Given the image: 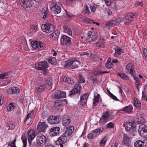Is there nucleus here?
<instances>
[{
    "label": "nucleus",
    "mask_w": 147,
    "mask_h": 147,
    "mask_svg": "<svg viewBox=\"0 0 147 147\" xmlns=\"http://www.w3.org/2000/svg\"><path fill=\"white\" fill-rule=\"evenodd\" d=\"M107 128H113L114 127V123L112 122H110L106 125Z\"/></svg>",
    "instance_id": "bf43d9fd"
},
{
    "label": "nucleus",
    "mask_w": 147,
    "mask_h": 147,
    "mask_svg": "<svg viewBox=\"0 0 147 147\" xmlns=\"http://www.w3.org/2000/svg\"><path fill=\"white\" fill-rule=\"evenodd\" d=\"M112 115L111 112L106 111L103 113V115L100 119V121L102 122H107L111 119Z\"/></svg>",
    "instance_id": "4468645a"
},
{
    "label": "nucleus",
    "mask_w": 147,
    "mask_h": 147,
    "mask_svg": "<svg viewBox=\"0 0 147 147\" xmlns=\"http://www.w3.org/2000/svg\"><path fill=\"white\" fill-rule=\"evenodd\" d=\"M88 96V94H85L81 97L80 98V104H81L84 105L86 104Z\"/></svg>",
    "instance_id": "cd10ccee"
},
{
    "label": "nucleus",
    "mask_w": 147,
    "mask_h": 147,
    "mask_svg": "<svg viewBox=\"0 0 147 147\" xmlns=\"http://www.w3.org/2000/svg\"><path fill=\"white\" fill-rule=\"evenodd\" d=\"M74 129V128L73 126H69L68 127H67L65 132L63 134L67 137L70 136L72 134Z\"/></svg>",
    "instance_id": "5701e85b"
},
{
    "label": "nucleus",
    "mask_w": 147,
    "mask_h": 147,
    "mask_svg": "<svg viewBox=\"0 0 147 147\" xmlns=\"http://www.w3.org/2000/svg\"><path fill=\"white\" fill-rule=\"evenodd\" d=\"M21 6L24 9L30 8L34 5L32 0H20Z\"/></svg>",
    "instance_id": "0eeeda50"
},
{
    "label": "nucleus",
    "mask_w": 147,
    "mask_h": 147,
    "mask_svg": "<svg viewBox=\"0 0 147 147\" xmlns=\"http://www.w3.org/2000/svg\"><path fill=\"white\" fill-rule=\"evenodd\" d=\"M133 109L132 106L130 105L123 108L121 110V111H123L124 113H130L132 111Z\"/></svg>",
    "instance_id": "2f4dec72"
},
{
    "label": "nucleus",
    "mask_w": 147,
    "mask_h": 147,
    "mask_svg": "<svg viewBox=\"0 0 147 147\" xmlns=\"http://www.w3.org/2000/svg\"><path fill=\"white\" fill-rule=\"evenodd\" d=\"M135 147H144L143 141L140 140L137 141L134 144Z\"/></svg>",
    "instance_id": "4c0bfd02"
},
{
    "label": "nucleus",
    "mask_w": 147,
    "mask_h": 147,
    "mask_svg": "<svg viewBox=\"0 0 147 147\" xmlns=\"http://www.w3.org/2000/svg\"><path fill=\"white\" fill-rule=\"evenodd\" d=\"M142 98L147 102V91L144 89L142 91Z\"/></svg>",
    "instance_id": "09e8293b"
},
{
    "label": "nucleus",
    "mask_w": 147,
    "mask_h": 147,
    "mask_svg": "<svg viewBox=\"0 0 147 147\" xmlns=\"http://www.w3.org/2000/svg\"><path fill=\"white\" fill-rule=\"evenodd\" d=\"M52 82L53 80L51 78L47 79L46 80V82L45 83V86H47V88L49 90H50L51 88Z\"/></svg>",
    "instance_id": "473e14b6"
},
{
    "label": "nucleus",
    "mask_w": 147,
    "mask_h": 147,
    "mask_svg": "<svg viewBox=\"0 0 147 147\" xmlns=\"http://www.w3.org/2000/svg\"><path fill=\"white\" fill-rule=\"evenodd\" d=\"M123 126L125 127V130L127 131H131L134 136L136 133V127L132 122H126L123 124Z\"/></svg>",
    "instance_id": "f257e3e1"
},
{
    "label": "nucleus",
    "mask_w": 147,
    "mask_h": 147,
    "mask_svg": "<svg viewBox=\"0 0 147 147\" xmlns=\"http://www.w3.org/2000/svg\"><path fill=\"white\" fill-rule=\"evenodd\" d=\"M133 78L134 80H135V85L137 88V89L138 90V91H139V86L141 85L140 80L138 77L135 76H134Z\"/></svg>",
    "instance_id": "e433bc0d"
},
{
    "label": "nucleus",
    "mask_w": 147,
    "mask_h": 147,
    "mask_svg": "<svg viewBox=\"0 0 147 147\" xmlns=\"http://www.w3.org/2000/svg\"><path fill=\"white\" fill-rule=\"evenodd\" d=\"M70 122L71 120L68 116L67 115H64L62 119L63 125L64 126H67L69 125Z\"/></svg>",
    "instance_id": "b1692460"
},
{
    "label": "nucleus",
    "mask_w": 147,
    "mask_h": 147,
    "mask_svg": "<svg viewBox=\"0 0 147 147\" xmlns=\"http://www.w3.org/2000/svg\"><path fill=\"white\" fill-rule=\"evenodd\" d=\"M51 9L55 14L59 13L61 11V7L57 5H54V6L52 7Z\"/></svg>",
    "instance_id": "c756f323"
},
{
    "label": "nucleus",
    "mask_w": 147,
    "mask_h": 147,
    "mask_svg": "<svg viewBox=\"0 0 147 147\" xmlns=\"http://www.w3.org/2000/svg\"><path fill=\"white\" fill-rule=\"evenodd\" d=\"M84 12L85 14H90V12L88 6L87 5L85 6L84 10L83 12Z\"/></svg>",
    "instance_id": "052dcab7"
},
{
    "label": "nucleus",
    "mask_w": 147,
    "mask_h": 147,
    "mask_svg": "<svg viewBox=\"0 0 147 147\" xmlns=\"http://www.w3.org/2000/svg\"><path fill=\"white\" fill-rule=\"evenodd\" d=\"M63 29L64 32L67 33L70 36L72 35V33L71 28L67 24H65L63 26Z\"/></svg>",
    "instance_id": "7c9ffc66"
},
{
    "label": "nucleus",
    "mask_w": 147,
    "mask_h": 147,
    "mask_svg": "<svg viewBox=\"0 0 147 147\" xmlns=\"http://www.w3.org/2000/svg\"><path fill=\"white\" fill-rule=\"evenodd\" d=\"M16 139L15 138L13 141H10L8 144V146L11 147H16Z\"/></svg>",
    "instance_id": "c03bdc74"
},
{
    "label": "nucleus",
    "mask_w": 147,
    "mask_h": 147,
    "mask_svg": "<svg viewBox=\"0 0 147 147\" xmlns=\"http://www.w3.org/2000/svg\"><path fill=\"white\" fill-rule=\"evenodd\" d=\"M134 104L135 106L138 109H140L141 104L140 102L137 98H134Z\"/></svg>",
    "instance_id": "c9c22d12"
},
{
    "label": "nucleus",
    "mask_w": 147,
    "mask_h": 147,
    "mask_svg": "<svg viewBox=\"0 0 147 147\" xmlns=\"http://www.w3.org/2000/svg\"><path fill=\"white\" fill-rule=\"evenodd\" d=\"M88 138L90 139H92L95 138L94 136V135L92 133H90L88 134Z\"/></svg>",
    "instance_id": "338daca9"
},
{
    "label": "nucleus",
    "mask_w": 147,
    "mask_h": 147,
    "mask_svg": "<svg viewBox=\"0 0 147 147\" xmlns=\"http://www.w3.org/2000/svg\"><path fill=\"white\" fill-rule=\"evenodd\" d=\"M87 37L86 39L89 41L92 42L97 39V36L95 35V33L91 31H89L87 34Z\"/></svg>",
    "instance_id": "dca6fc26"
},
{
    "label": "nucleus",
    "mask_w": 147,
    "mask_h": 147,
    "mask_svg": "<svg viewBox=\"0 0 147 147\" xmlns=\"http://www.w3.org/2000/svg\"><path fill=\"white\" fill-rule=\"evenodd\" d=\"M141 119L140 120L139 119L138 120V122L140 123H143L145 121L144 118L143 117H141Z\"/></svg>",
    "instance_id": "774afa93"
},
{
    "label": "nucleus",
    "mask_w": 147,
    "mask_h": 147,
    "mask_svg": "<svg viewBox=\"0 0 147 147\" xmlns=\"http://www.w3.org/2000/svg\"><path fill=\"white\" fill-rule=\"evenodd\" d=\"M105 66L106 68L108 69L111 68L113 67V65L111 61V60H110L109 59H108L107 61L105 64Z\"/></svg>",
    "instance_id": "a18cd8bd"
},
{
    "label": "nucleus",
    "mask_w": 147,
    "mask_h": 147,
    "mask_svg": "<svg viewBox=\"0 0 147 147\" xmlns=\"http://www.w3.org/2000/svg\"><path fill=\"white\" fill-rule=\"evenodd\" d=\"M38 30V28L36 26H32L30 29V32L31 33V34L34 33Z\"/></svg>",
    "instance_id": "8fccbe9b"
},
{
    "label": "nucleus",
    "mask_w": 147,
    "mask_h": 147,
    "mask_svg": "<svg viewBox=\"0 0 147 147\" xmlns=\"http://www.w3.org/2000/svg\"><path fill=\"white\" fill-rule=\"evenodd\" d=\"M78 82L79 83H84L85 82V81L83 77L81 75H80L79 78Z\"/></svg>",
    "instance_id": "680f3d73"
},
{
    "label": "nucleus",
    "mask_w": 147,
    "mask_h": 147,
    "mask_svg": "<svg viewBox=\"0 0 147 147\" xmlns=\"http://www.w3.org/2000/svg\"><path fill=\"white\" fill-rule=\"evenodd\" d=\"M103 128L100 127L93 130L92 131L93 133H95L94 136L96 138L98 135H99L100 134L102 133L104 130Z\"/></svg>",
    "instance_id": "f704fd0d"
},
{
    "label": "nucleus",
    "mask_w": 147,
    "mask_h": 147,
    "mask_svg": "<svg viewBox=\"0 0 147 147\" xmlns=\"http://www.w3.org/2000/svg\"><path fill=\"white\" fill-rule=\"evenodd\" d=\"M47 138L43 135L38 136L36 138V142L37 144L39 146H43L47 142Z\"/></svg>",
    "instance_id": "f8f14e48"
},
{
    "label": "nucleus",
    "mask_w": 147,
    "mask_h": 147,
    "mask_svg": "<svg viewBox=\"0 0 147 147\" xmlns=\"http://www.w3.org/2000/svg\"><path fill=\"white\" fill-rule=\"evenodd\" d=\"M117 75L118 76L120 77L121 78L125 80H128L129 79V77L125 74L120 73H117Z\"/></svg>",
    "instance_id": "37998d69"
},
{
    "label": "nucleus",
    "mask_w": 147,
    "mask_h": 147,
    "mask_svg": "<svg viewBox=\"0 0 147 147\" xmlns=\"http://www.w3.org/2000/svg\"><path fill=\"white\" fill-rule=\"evenodd\" d=\"M30 49L34 50H40V49H41L43 47H30Z\"/></svg>",
    "instance_id": "e2e57ef3"
},
{
    "label": "nucleus",
    "mask_w": 147,
    "mask_h": 147,
    "mask_svg": "<svg viewBox=\"0 0 147 147\" xmlns=\"http://www.w3.org/2000/svg\"><path fill=\"white\" fill-rule=\"evenodd\" d=\"M28 134V143L30 146H31L32 142L33 140L36 136L34 130L33 129H31L27 132Z\"/></svg>",
    "instance_id": "9d476101"
},
{
    "label": "nucleus",
    "mask_w": 147,
    "mask_h": 147,
    "mask_svg": "<svg viewBox=\"0 0 147 147\" xmlns=\"http://www.w3.org/2000/svg\"><path fill=\"white\" fill-rule=\"evenodd\" d=\"M20 90L18 88L15 87H12L7 90V92L9 94L14 93H18L20 92Z\"/></svg>",
    "instance_id": "c85d7f7f"
},
{
    "label": "nucleus",
    "mask_w": 147,
    "mask_h": 147,
    "mask_svg": "<svg viewBox=\"0 0 147 147\" xmlns=\"http://www.w3.org/2000/svg\"><path fill=\"white\" fill-rule=\"evenodd\" d=\"M98 6V5L95 4H94L93 5L90 6V9L92 13H94L95 12L96 9Z\"/></svg>",
    "instance_id": "864d4df0"
},
{
    "label": "nucleus",
    "mask_w": 147,
    "mask_h": 147,
    "mask_svg": "<svg viewBox=\"0 0 147 147\" xmlns=\"http://www.w3.org/2000/svg\"><path fill=\"white\" fill-rule=\"evenodd\" d=\"M81 20L83 22L88 23L89 19L86 18L84 16H83L81 18Z\"/></svg>",
    "instance_id": "0e129e2a"
},
{
    "label": "nucleus",
    "mask_w": 147,
    "mask_h": 147,
    "mask_svg": "<svg viewBox=\"0 0 147 147\" xmlns=\"http://www.w3.org/2000/svg\"><path fill=\"white\" fill-rule=\"evenodd\" d=\"M123 143L127 146L130 145L131 142V138L127 134H124L123 136Z\"/></svg>",
    "instance_id": "6ab92c4d"
},
{
    "label": "nucleus",
    "mask_w": 147,
    "mask_h": 147,
    "mask_svg": "<svg viewBox=\"0 0 147 147\" xmlns=\"http://www.w3.org/2000/svg\"><path fill=\"white\" fill-rule=\"evenodd\" d=\"M31 46H46L48 45L49 41L47 40L44 41H38L35 40L30 39Z\"/></svg>",
    "instance_id": "20e7f679"
},
{
    "label": "nucleus",
    "mask_w": 147,
    "mask_h": 147,
    "mask_svg": "<svg viewBox=\"0 0 147 147\" xmlns=\"http://www.w3.org/2000/svg\"><path fill=\"white\" fill-rule=\"evenodd\" d=\"M107 139V137H105L103 138L100 142V146L102 147L105 145Z\"/></svg>",
    "instance_id": "5fc2aeb1"
},
{
    "label": "nucleus",
    "mask_w": 147,
    "mask_h": 147,
    "mask_svg": "<svg viewBox=\"0 0 147 147\" xmlns=\"http://www.w3.org/2000/svg\"><path fill=\"white\" fill-rule=\"evenodd\" d=\"M41 28L42 31L46 33H50L53 32L55 29V27L53 25L48 23L42 24Z\"/></svg>",
    "instance_id": "f03ea898"
},
{
    "label": "nucleus",
    "mask_w": 147,
    "mask_h": 147,
    "mask_svg": "<svg viewBox=\"0 0 147 147\" xmlns=\"http://www.w3.org/2000/svg\"><path fill=\"white\" fill-rule=\"evenodd\" d=\"M134 68V65L132 63H129L125 67V70L127 71L128 73L133 75L135 73Z\"/></svg>",
    "instance_id": "a211bd4d"
},
{
    "label": "nucleus",
    "mask_w": 147,
    "mask_h": 147,
    "mask_svg": "<svg viewBox=\"0 0 147 147\" xmlns=\"http://www.w3.org/2000/svg\"><path fill=\"white\" fill-rule=\"evenodd\" d=\"M108 71H102L98 69H96L94 70L93 72L94 74L95 75H97L99 74H101L105 73H108Z\"/></svg>",
    "instance_id": "a19ab883"
},
{
    "label": "nucleus",
    "mask_w": 147,
    "mask_h": 147,
    "mask_svg": "<svg viewBox=\"0 0 147 147\" xmlns=\"http://www.w3.org/2000/svg\"><path fill=\"white\" fill-rule=\"evenodd\" d=\"M105 41V40L100 39L96 43L98 46H104Z\"/></svg>",
    "instance_id": "de8ad7c7"
},
{
    "label": "nucleus",
    "mask_w": 147,
    "mask_h": 147,
    "mask_svg": "<svg viewBox=\"0 0 147 147\" xmlns=\"http://www.w3.org/2000/svg\"><path fill=\"white\" fill-rule=\"evenodd\" d=\"M45 7H44L42 9L41 17L42 18L46 20L47 17L48 13L47 11L45 10Z\"/></svg>",
    "instance_id": "ea45409f"
},
{
    "label": "nucleus",
    "mask_w": 147,
    "mask_h": 147,
    "mask_svg": "<svg viewBox=\"0 0 147 147\" xmlns=\"http://www.w3.org/2000/svg\"><path fill=\"white\" fill-rule=\"evenodd\" d=\"M9 76L8 72L0 74V79H4L7 78Z\"/></svg>",
    "instance_id": "3c124183"
},
{
    "label": "nucleus",
    "mask_w": 147,
    "mask_h": 147,
    "mask_svg": "<svg viewBox=\"0 0 147 147\" xmlns=\"http://www.w3.org/2000/svg\"><path fill=\"white\" fill-rule=\"evenodd\" d=\"M123 20L122 17H119L114 20L108 21L105 22L104 24L106 26H112L119 24Z\"/></svg>",
    "instance_id": "6e6552de"
},
{
    "label": "nucleus",
    "mask_w": 147,
    "mask_h": 147,
    "mask_svg": "<svg viewBox=\"0 0 147 147\" xmlns=\"http://www.w3.org/2000/svg\"><path fill=\"white\" fill-rule=\"evenodd\" d=\"M48 61L51 64H55L56 63V59L54 57H51L49 58Z\"/></svg>",
    "instance_id": "79ce46f5"
},
{
    "label": "nucleus",
    "mask_w": 147,
    "mask_h": 147,
    "mask_svg": "<svg viewBox=\"0 0 147 147\" xmlns=\"http://www.w3.org/2000/svg\"><path fill=\"white\" fill-rule=\"evenodd\" d=\"M34 115V111H30V112L28 113L26 117V118L25 119V121H26L28 119H31L32 117H33Z\"/></svg>",
    "instance_id": "49530a36"
},
{
    "label": "nucleus",
    "mask_w": 147,
    "mask_h": 147,
    "mask_svg": "<svg viewBox=\"0 0 147 147\" xmlns=\"http://www.w3.org/2000/svg\"><path fill=\"white\" fill-rule=\"evenodd\" d=\"M138 132L141 136L147 138V126L145 125L141 124L139 126Z\"/></svg>",
    "instance_id": "423d86ee"
},
{
    "label": "nucleus",
    "mask_w": 147,
    "mask_h": 147,
    "mask_svg": "<svg viewBox=\"0 0 147 147\" xmlns=\"http://www.w3.org/2000/svg\"><path fill=\"white\" fill-rule=\"evenodd\" d=\"M60 80L61 82H66L69 84H73L74 81L71 78L67 77L64 76H62L60 77Z\"/></svg>",
    "instance_id": "393cba45"
},
{
    "label": "nucleus",
    "mask_w": 147,
    "mask_h": 147,
    "mask_svg": "<svg viewBox=\"0 0 147 147\" xmlns=\"http://www.w3.org/2000/svg\"><path fill=\"white\" fill-rule=\"evenodd\" d=\"M11 81V79H8L7 80H4L3 82V83H4V85H7L8 84L10 83Z\"/></svg>",
    "instance_id": "69168bd1"
},
{
    "label": "nucleus",
    "mask_w": 147,
    "mask_h": 147,
    "mask_svg": "<svg viewBox=\"0 0 147 147\" xmlns=\"http://www.w3.org/2000/svg\"><path fill=\"white\" fill-rule=\"evenodd\" d=\"M45 88H47V86H45V85H42L37 88L35 90V92L37 93H40L44 90Z\"/></svg>",
    "instance_id": "58836bf2"
},
{
    "label": "nucleus",
    "mask_w": 147,
    "mask_h": 147,
    "mask_svg": "<svg viewBox=\"0 0 147 147\" xmlns=\"http://www.w3.org/2000/svg\"><path fill=\"white\" fill-rule=\"evenodd\" d=\"M65 66H69L72 69H75L78 67L79 63L74 59H70L65 62Z\"/></svg>",
    "instance_id": "39448f33"
},
{
    "label": "nucleus",
    "mask_w": 147,
    "mask_h": 147,
    "mask_svg": "<svg viewBox=\"0 0 147 147\" xmlns=\"http://www.w3.org/2000/svg\"><path fill=\"white\" fill-rule=\"evenodd\" d=\"M60 34V32L58 30L55 31L53 33L51 34L50 37L52 38V40H57L59 38Z\"/></svg>",
    "instance_id": "a878e982"
},
{
    "label": "nucleus",
    "mask_w": 147,
    "mask_h": 147,
    "mask_svg": "<svg viewBox=\"0 0 147 147\" xmlns=\"http://www.w3.org/2000/svg\"><path fill=\"white\" fill-rule=\"evenodd\" d=\"M35 68L37 69L43 70L47 69L48 67V63L45 61L38 63L35 64Z\"/></svg>",
    "instance_id": "1a4fd4ad"
},
{
    "label": "nucleus",
    "mask_w": 147,
    "mask_h": 147,
    "mask_svg": "<svg viewBox=\"0 0 147 147\" xmlns=\"http://www.w3.org/2000/svg\"><path fill=\"white\" fill-rule=\"evenodd\" d=\"M54 97L57 99L65 98L66 97V93L65 92L57 90L55 92Z\"/></svg>",
    "instance_id": "412c9836"
},
{
    "label": "nucleus",
    "mask_w": 147,
    "mask_h": 147,
    "mask_svg": "<svg viewBox=\"0 0 147 147\" xmlns=\"http://www.w3.org/2000/svg\"><path fill=\"white\" fill-rule=\"evenodd\" d=\"M66 12V16H67L69 18L72 19L74 18L75 15L70 13L67 10L65 11Z\"/></svg>",
    "instance_id": "603ef678"
},
{
    "label": "nucleus",
    "mask_w": 147,
    "mask_h": 147,
    "mask_svg": "<svg viewBox=\"0 0 147 147\" xmlns=\"http://www.w3.org/2000/svg\"><path fill=\"white\" fill-rule=\"evenodd\" d=\"M48 126V125L46 122H42L40 121L37 125V130L39 132H44L47 129Z\"/></svg>",
    "instance_id": "2eb2a0df"
},
{
    "label": "nucleus",
    "mask_w": 147,
    "mask_h": 147,
    "mask_svg": "<svg viewBox=\"0 0 147 147\" xmlns=\"http://www.w3.org/2000/svg\"><path fill=\"white\" fill-rule=\"evenodd\" d=\"M105 12L107 13L108 16H111L112 15V12L109 8H105Z\"/></svg>",
    "instance_id": "4d7b16f0"
},
{
    "label": "nucleus",
    "mask_w": 147,
    "mask_h": 147,
    "mask_svg": "<svg viewBox=\"0 0 147 147\" xmlns=\"http://www.w3.org/2000/svg\"><path fill=\"white\" fill-rule=\"evenodd\" d=\"M123 49H121L119 47H117L115 49V53L114 56L116 57L118 56L123 52Z\"/></svg>",
    "instance_id": "72a5a7b5"
},
{
    "label": "nucleus",
    "mask_w": 147,
    "mask_h": 147,
    "mask_svg": "<svg viewBox=\"0 0 147 147\" xmlns=\"http://www.w3.org/2000/svg\"><path fill=\"white\" fill-rule=\"evenodd\" d=\"M60 119L59 116H50L48 120L49 123L51 124H55L59 122Z\"/></svg>",
    "instance_id": "f3484780"
},
{
    "label": "nucleus",
    "mask_w": 147,
    "mask_h": 147,
    "mask_svg": "<svg viewBox=\"0 0 147 147\" xmlns=\"http://www.w3.org/2000/svg\"><path fill=\"white\" fill-rule=\"evenodd\" d=\"M22 140L23 143V147H26L27 144V139L26 136L22 137Z\"/></svg>",
    "instance_id": "6e6d98bb"
},
{
    "label": "nucleus",
    "mask_w": 147,
    "mask_h": 147,
    "mask_svg": "<svg viewBox=\"0 0 147 147\" xmlns=\"http://www.w3.org/2000/svg\"><path fill=\"white\" fill-rule=\"evenodd\" d=\"M61 44L63 45H69L72 43L70 38L65 35H63L61 38Z\"/></svg>",
    "instance_id": "9b49d317"
},
{
    "label": "nucleus",
    "mask_w": 147,
    "mask_h": 147,
    "mask_svg": "<svg viewBox=\"0 0 147 147\" xmlns=\"http://www.w3.org/2000/svg\"><path fill=\"white\" fill-rule=\"evenodd\" d=\"M81 87V85L80 84L75 86L74 88L70 92L69 96L74 95L76 93L80 92Z\"/></svg>",
    "instance_id": "aec40b11"
},
{
    "label": "nucleus",
    "mask_w": 147,
    "mask_h": 147,
    "mask_svg": "<svg viewBox=\"0 0 147 147\" xmlns=\"http://www.w3.org/2000/svg\"><path fill=\"white\" fill-rule=\"evenodd\" d=\"M137 16V14L135 12H130L127 13L125 16V20L124 22L125 24H128L130 23Z\"/></svg>",
    "instance_id": "7ed1b4c3"
},
{
    "label": "nucleus",
    "mask_w": 147,
    "mask_h": 147,
    "mask_svg": "<svg viewBox=\"0 0 147 147\" xmlns=\"http://www.w3.org/2000/svg\"><path fill=\"white\" fill-rule=\"evenodd\" d=\"M94 98L93 104L94 106H96L98 103L100 98V94L97 92H95L94 93Z\"/></svg>",
    "instance_id": "bb28decb"
},
{
    "label": "nucleus",
    "mask_w": 147,
    "mask_h": 147,
    "mask_svg": "<svg viewBox=\"0 0 147 147\" xmlns=\"http://www.w3.org/2000/svg\"><path fill=\"white\" fill-rule=\"evenodd\" d=\"M67 140V137L63 134L55 142V144L57 145L60 146L61 147H63V144L66 142Z\"/></svg>",
    "instance_id": "ddd939ff"
},
{
    "label": "nucleus",
    "mask_w": 147,
    "mask_h": 147,
    "mask_svg": "<svg viewBox=\"0 0 147 147\" xmlns=\"http://www.w3.org/2000/svg\"><path fill=\"white\" fill-rule=\"evenodd\" d=\"M15 107V106L13 105V104L9 103L8 105L7 109L9 111H10L13 110Z\"/></svg>",
    "instance_id": "13d9d810"
},
{
    "label": "nucleus",
    "mask_w": 147,
    "mask_h": 147,
    "mask_svg": "<svg viewBox=\"0 0 147 147\" xmlns=\"http://www.w3.org/2000/svg\"><path fill=\"white\" fill-rule=\"evenodd\" d=\"M60 128L58 127H54L50 129V134L51 136H55L59 133Z\"/></svg>",
    "instance_id": "4be33fe9"
}]
</instances>
